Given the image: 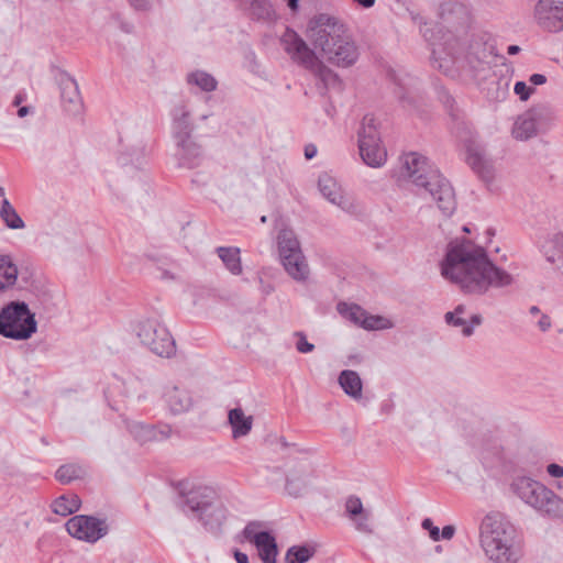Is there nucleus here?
Here are the masks:
<instances>
[{
	"label": "nucleus",
	"mask_w": 563,
	"mask_h": 563,
	"mask_svg": "<svg viewBox=\"0 0 563 563\" xmlns=\"http://www.w3.org/2000/svg\"><path fill=\"white\" fill-rule=\"evenodd\" d=\"M441 275L459 286L465 294L482 295L490 287L512 283L507 272L498 268L482 246L470 240L452 241L441 263Z\"/></svg>",
	"instance_id": "f257e3e1"
},
{
	"label": "nucleus",
	"mask_w": 563,
	"mask_h": 563,
	"mask_svg": "<svg viewBox=\"0 0 563 563\" xmlns=\"http://www.w3.org/2000/svg\"><path fill=\"white\" fill-rule=\"evenodd\" d=\"M308 36L314 48L331 64L347 67L357 59V48L347 29L335 18L319 15L310 26Z\"/></svg>",
	"instance_id": "f03ea898"
},
{
	"label": "nucleus",
	"mask_w": 563,
	"mask_h": 563,
	"mask_svg": "<svg viewBox=\"0 0 563 563\" xmlns=\"http://www.w3.org/2000/svg\"><path fill=\"white\" fill-rule=\"evenodd\" d=\"M479 541L487 558L496 563H517L522 556L515 527L499 512L483 518Z\"/></svg>",
	"instance_id": "7ed1b4c3"
},
{
	"label": "nucleus",
	"mask_w": 563,
	"mask_h": 563,
	"mask_svg": "<svg viewBox=\"0 0 563 563\" xmlns=\"http://www.w3.org/2000/svg\"><path fill=\"white\" fill-rule=\"evenodd\" d=\"M404 167L410 180L428 191L444 214L449 216L454 211L455 198L451 185L427 157L418 153H409L404 157Z\"/></svg>",
	"instance_id": "20e7f679"
},
{
	"label": "nucleus",
	"mask_w": 563,
	"mask_h": 563,
	"mask_svg": "<svg viewBox=\"0 0 563 563\" xmlns=\"http://www.w3.org/2000/svg\"><path fill=\"white\" fill-rule=\"evenodd\" d=\"M423 36L432 42L433 66L449 76L467 77L473 76L472 69L475 67L474 62H478L472 55L459 52L460 44L451 33H444L441 40L443 43H437L433 34L428 35L429 29H424Z\"/></svg>",
	"instance_id": "39448f33"
},
{
	"label": "nucleus",
	"mask_w": 563,
	"mask_h": 563,
	"mask_svg": "<svg viewBox=\"0 0 563 563\" xmlns=\"http://www.w3.org/2000/svg\"><path fill=\"white\" fill-rule=\"evenodd\" d=\"M282 44L294 63L309 70L325 87H333L339 82L336 74L319 59L316 53L295 31L287 30L282 37Z\"/></svg>",
	"instance_id": "423d86ee"
},
{
	"label": "nucleus",
	"mask_w": 563,
	"mask_h": 563,
	"mask_svg": "<svg viewBox=\"0 0 563 563\" xmlns=\"http://www.w3.org/2000/svg\"><path fill=\"white\" fill-rule=\"evenodd\" d=\"M511 487L519 498L534 509L551 517L563 518V499L543 484L522 476L516 478Z\"/></svg>",
	"instance_id": "0eeeda50"
},
{
	"label": "nucleus",
	"mask_w": 563,
	"mask_h": 563,
	"mask_svg": "<svg viewBox=\"0 0 563 563\" xmlns=\"http://www.w3.org/2000/svg\"><path fill=\"white\" fill-rule=\"evenodd\" d=\"M187 506L210 529L219 528L228 517V509L210 487L192 490L187 496Z\"/></svg>",
	"instance_id": "6e6552de"
},
{
	"label": "nucleus",
	"mask_w": 563,
	"mask_h": 563,
	"mask_svg": "<svg viewBox=\"0 0 563 563\" xmlns=\"http://www.w3.org/2000/svg\"><path fill=\"white\" fill-rule=\"evenodd\" d=\"M35 331L34 316L24 302H11L1 310L0 334L16 340H25Z\"/></svg>",
	"instance_id": "1a4fd4ad"
},
{
	"label": "nucleus",
	"mask_w": 563,
	"mask_h": 563,
	"mask_svg": "<svg viewBox=\"0 0 563 563\" xmlns=\"http://www.w3.org/2000/svg\"><path fill=\"white\" fill-rule=\"evenodd\" d=\"M358 150L363 162L371 167H380L387 159V151L380 140L378 123L373 115L363 118L358 131Z\"/></svg>",
	"instance_id": "9d476101"
},
{
	"label": "nucleus",
	"mask_w": 563,
	"mask_h": 563,
	"mask_svg": "<svg viewBox=\"0 0 563 563\" xmlns=\"http://www.w3.org/2000/svg\"><path fill=\"white\" fill-rule=\"evenodd\" d=\"M174 129L181 165L188 168L199 166L202 161L201 148L190 137L191 126L188 121V112L184 109L180 110L179 115H175Z\"/></svg>",
	"instance_id": "9b49d317"
},
{
	"label": "nucleus",
	"mask_w": 563,
	"mask_h": 563,
	"mask_svg": "<svg viewBox=\"0 0 563 563\" xmlns=\"http://www.w3.org/2000/svg\"><path fill=\"white\" fill-rule=\"evenodd\" d=\"M137 335L152 352L159 356H170L175 342L169 331L157 319H146L139 323Z\"/></svg>",
	"instance_id": "f8f14e48"
},
{
	"label": "nucleus",
	"mask_w": 563,
	"mask_h": 563,
	"mask_svg": "<svg viewBox=\"0 0 563 563\" xmlns=\"http://www.w3.org/2000/svg\"><path fill=\"white\" fill-rule=\"evenodd\" d=\"M66 530L78 540L93 543L107 534L108 527L103 520L80 515L66 522Z\"/></svg>",
	"instance_id": "ddd939ff"
},
{
	"label": "nucleus",
	"mask_w": 563,
	"mask_h": 563,
	"mask_svg": "<svg viewBox=\"0 0 563 563\" xmlns=\"http://www.w3.org/2000/svg\"><path fill=\"white\" fill-rule=\"evenodd\" d=\"M260 522H250L243 530L245 540L253 543L257 550L263 563H275L277 556V544L275 538L261 530Z\"/></svg>",
	"instance_id": "4468645a"
},
{
	"label": "nucleus",
	"mask_w": 563,
	"mask_h": 563,
	"mask_svg": "<svg viewBox=\"0 0 563 563\" xmlns=\"http://www.w3.org/2000/svg\"><path fill=\"white\" fill-rule=\"evenodd\" d=\"M319 188L321 194L333 205L351 213H355L358 210L360 206L355 199L345 195L333 177L327 174L320 176Z\"/></svg>",
	"instance_id": "2eb2a0df"
},
{
	"label": "nucleus",
	"mask_w": 563,
	"mask_h": 563,
	"mask_svg": "<svg viewBox=\"0 0 563 563\" xmlns=\"http://www.w3.org/2000/svg\"><path fill=\"white\" fill-rule=\"evenodd\" d=\"M537 24L544 31L559 32L563 30V8L552 7L549 0H539L534 7Z\"/></svg>",
	"instance_id": "dca6fc26"
},
{
	"label": "nucleus",
	"mask_w": 563,
	"mask_h": 563,
	"mask_svg": "<svg viewBox=\"0 0 563 563\" xmlns=\"http://www.w3.org/2000/svg\"><path fill=\"white\" fill-rule=\"evenodd\" d=\"M466 161L472 169L478 174L485 181H489L494 176L493 164L486 158L481 144L470 141L466 145Z\"/></svg>",
	"instance_id": "f3484780"
},
{
	"label": "nucleus",
	"mask_w": 563,
	"mask_h": 563,
	"mask_svg": "<svg viewBox=\"0 0 563 563\" xmlns=\"http://www.w3.org/2000/svg\"><path fill=\"white\" fill-rule=\"evenodd\" d=\"M346 316L367 330H380L390 327V322L386 318L368 316L365 310L355 305L347 308Z\"/></svg>",
	"instance_id": "a211bd4d"
},
{
	"label": "nucleus",
	"mask_w": 563,
	"mask_h": 563,
	"mask_svg": "<svg viewBox=\"0 0 563 563\" xmlns=\"http://www.w3.org/2000/svg\"><path fill=\"white\" fill-rule=\"evenodd\" d=\"M164 398L170 410L176 413L187 411L192 405L189 391L176 385L165 388Z\"/></svg>",
	"instance_id": "6ab92c4d"
},
{
	"label": "nucleus",
	"mask_w": 563,
	"mask_h": 563,
	"mask_svg": "<svg viewBox=\"0 0 563 563\" xmlns=\"http://www.w3.org/2000/svg\"><path fill=\"white\" fill-rule=\"evenodd\" d=\"M345 511L350 519L355 523L356 529L371 533L372 528L369 525V512L363 508L362 501L358 497L351 496L345 503Z\"/></svg>",
	"instance_id": "aec40b11"
},
{
	"label": "nucleus",
	"mask_w": 563,
	"mask_h": 563,
	"mask_svg": "<svg viewBox=\"0 0 563 563\" xmlns=\"http://www.w3.org/2000/svg\"><path fill=\"white\" fill-rule=\"evenodd\" d=\"M283 265L286 272L296 280H305L309 275V266L300 251L287 253L282 256Z\"/></svg>",
	"instance_id": "412c9836"
},
{
	"label": "nucleus",
	"mask_w": 563,
	"mask_h": 563,
	"mask_svg": "<svg viewBox=\"0 0 563 563\" xmlns=\"http://www.w3.org/2000/svg\"><path fill=\"white\" fill-rule=\"evenodd\" d=\"M229 424L232 428L234 439L247 435L253 426V417L245 415L242 408H234L228 415Z\"/></svg>",
	"instance_id": "4be33fe9"
},
{
	"label": "nucleus",
	"mask_w": 563,
	"mask_h": 563,
	"mask_svg": "<svg viewBox=\"0 0 563 563\" xmlns=\"http://www.w3.org/2000/svg\"><path fill=\"white\" fill-rule=\"evenodd\" d=\"M18 280V267L8 255H0V295L13 288Z\"/></svg>",
	"instance_id": "5701e85b"
},
{
	"label": "nucleus",
	"mask_w": 563,
	"mask_h": 563,
	"mask_svg": "<svg viewBox=\"0 0 563 563\" xmlns=\"http://www.w3.org/2000/svg\"><path fill=\"white\" fill-rule=\"evenodd\" d=\"M544 256L553 265L558 274L563 278V235H556L544 246Z\"/></svg>",
	"instance_id": "b1692460"
},
{
	"label": "nucleus",
	"mask_w": 563,
	"mask_h": 563,
	"mask_svg": "<svg viewBox=\"0 0 563 563\" xmlns=\"http://www.w3.org/2000/svg\"><path fill=\"white\" fill-rule=\"evenodd\" d=\"M80 498L73 493L64 494L57 497L51 505L53 512L59 516H69L76 512L80 507Z\"/></svg>",
	"instance_id": "393cba45"
},
{
	"label": "nucleus",
	"mask_w": 563,
	"mask_h": 563,
	"mask_svg": "<svg viewBox=\"0 0 563 563\" xmlns=\"http://www.w3.org/2000/svg\"><path fill=\"white\" fill-rule=\"evenodd\" d=\"M339 384L350 397L354 399L362 397V380L356 372L350 369L341 372Z\"/></svg>",
	"instance_id": "a878e982"
},
{
	"label": "nucleus",
	"mask_w": 563,
	"mask_h": 563,
	"mask_svg": "<svg viewBox=\"0 0 563 563\" xmlns=\"http://www.w3.org/2000/svg\"><path fill=\"white\" fill-rule=\"evenodd\" d=\"M130 432L140 443L162 440L165 434L157 431L154 427L141 422H134L130 426Z\"/></svg>",
	"instance_id": "bb28decb"
},
{
	"label": "nucleus",
	"mask_w": 563,
	"mask_h": 563,
	"mask_svg": "<svg viewBox=\"0 0 563 563\" xmlns=\"http://www.w3.org/2000/svg\"><path fill=\"white\" fill-rule=\"evenodd\" d=\"M537 132L536 120L530 115H522L517 119L512 129V135L517 140H528Z\"/></svg>",
	"instance_id": "cd10ccee"
},
{
	"label": "nucleus",
	"mask_w": 563,
	"mask_h": 563,
	"mask_svg": "<svg viewBox=\"0 0 563 563\" xmlns=\"http://www.w3.org/2000/svg\"><path fill=\"white\" fill-rule=\"evenodd\" d=\"M278 250L280 257L287 255V253H294L300 251V243L290 229H283L277 236Z\"/></svg>",
	"instance_id": "c85d7f7f"
},
{
	"label": "nucleus",
	"mask_w": 563,
	"mask_h": 563,
	"mask_svg": "<svg viewBox=\"0 0 563 563\" xmlns=\"http://www.w3.org/2000/svg\"><path fill=\"white\" fill-rule=\"evenodd\" d=\"M217 252L231 273L240 274L242 272L240 250L238 247H219Z\"/></svg>",
	"instance_id": "c756f323"
},
{
	"label": "nucleus",
	"mask_w": 563,
	"mask_h": 563,
	"mask_svg": "<svg viewBox=\"0 0 563 563\" xmlns=\"http://www.w3.org/2000/svg\"><path fill=\"white\" fill-rule=\"evenodd\" d=\"M0 218L10 229H23L24 222L8 199L2 200Z\"/></svg>",
	"instance_id": "7c9ffc66"
},
{
	"label": "nucleus",
	"mask_w": 563,
	"mask_h": 563,
	"mask_svg": "<svg viewBox=\"0 0 563 563\" xmlns=\"http://www.w3.org/2000/svg\"><path fill=\"white\" fill-rule=\"evenodd\" d=\"M86 470L78 464H65L56 471V479L62 484H68L74 479L84 477Z\"/></svg>",
	"instance_id": "2f4dec72"
},
{
	"label": "nucleus",
	"mask_w": 563,
	"mask_h": 563,
	"mask_svg": "<svg viewBox=\"0 0 563 563\" xmlns=\"http://www.w3.org/2000/svg\"><path fill=\"white\" fill-rule=\"evenodd\" d=\"M465 314V307L460 305L454 311L446 312L444 318L448 324L453 327H461L464 335L468 336L472 334V327L467 325L466 320L463 318Z\"/></svg>",
	"instance_id": "473e14b6"
},
{
	"label": "nucleus",
	"mask_w": 563,
	"mask_h": 563,
	"mask_svg": "<svg viewBox=\"0 0 563 563\" xmlns=\"http://www.w3.org/2000/svg\"><path fill=\"white\" fill-rule=\"evenodd\" d=\"M188 82L197 85L201 90L212 91L217 87L216 79L203 71H196L188 76Z\"/></svg>",
	"instance_id": "72a5a7b5"
},
{
	"label": "nucleus",
	"mask_w": 563,
	"mask_h": 563,
	"mask_svg": "<svg viewBox=\"0 0 563 563\" xmlns=\"http://www.w3.org/2000/svg\"><path fill=\"white\" fill-rule=\"evenodd\" d=\"M313 552L307 547H292L286 553L287 563H305L311 556Z\"/></svg>",
	"instance_id": "f704fd0d"
},
{
	"label": "nucleus",
	"mask_w": 563,
	"mask_h": 563,
	"mask_svg": "<svg viewBox=\"0 0 563 563\" xmlns=\"http://www.w3.org/2000/svg\"><path fill=\"white\" fill-rule=\"evenodd\" d=\"M62 98L70 103L79 101L77 85L74 80L67 79L62 84Z\"/></svg>",
	"instance_id": "c9c22d12"
},
{
	"label": "nucleus",
	"mask_w": 563,
	"mask_h": 563,
	"mask_svg": "<svg viewBox=\"0 0 563 563\" xmlns=\"http://www.w3.org/2000/svg\"><path fill=\"white\" fill-rule=\"evenodd\" d=\"M305 487L306 481L303 478H297L292 474L287 477L286 488L290 495L299 496Z\"/></svg>",
	"instance_id": "e433bc0d"
},
{
	"label": "nucleus",
	"mask_w": 563,
	"mask_h": 563,
	"mask_svg": "<svg viewBox=\"0 0 563 563\" xmlns=\"http://www.w3.org/2000/svg\"><path fill=\"white\" fill-rule=\"evenodd\" d=\"M295 338L297 339L296 349L298 352L309 353L313 351L314 345L307 341L306 335L302 332H296Z\"/></svg>",
	"instance_id": "4c0bfd02"
},
{
	"label": "nucleus",
	"mask_w": 563,
	"mask_h": 563,
	"mask_svg": "<svg viewBox=\"0 0 563 563\" xmlns=\"http://www.w3.org/2000/svg\"><path fill=\"white\" fill-rule=\"evenodd\" d=\"M514 90L520 99L525 101L529 99L530 95L534 91V88L528 87L523 81H518L516 82Z\"/></svg>",
	"instance_id": "58836bf2"
},
{
	"label": "nucleus",
	"mask_w": 563,
	"mask_h": 563,
	"mask_svg": "<svg viewBox=\"0 0 563 563\" xmlns=\"http://www.w3.org/2000/svg\"><path fill=\"white\" fill-rule=\"evenodd\" d=\"M422 528L429 531V536L433 541L440 540V530L438 527L433 526L431 519L427 518L422 521Z\"/></svg>",
	"instance_id": "ea45409f"
},
{
	"label": "nucleus",
	"mask_w": 563,
	"mask_h": 563,
	"mask_svg": "<svg viewBox=\"0 0 563 563\" xmlns=\"http://www.w3.org/2000/svg\"><path fill=\"white\" fill-rule=\"evenodd\" d=\"M551 319L548 314H541L540 319L538 320V327L541 331H548L551 328Z\"/></svg>",
	"instance_id": "a19ab883"
},
{
	"label": "nucleus",
	"mask_w": 563,
	"mask_h": 563,
	"mask_svg": "<svg viewBox=\"0 0 563 563\" xmlns=\"http://www.w3.org/2000/svg\"><path fill=\"white\" fill-rule=\"evenodd\" d=\"M548 473L553 477H562L563 476V467L559 464H550L548 466Z\"/></svg>",
	"instance_id": "79ce46f5"
},
{
	"label": "nucleus",
	"mask_w": 563,
	"mask_h": 563,
	"mask_svg": "<svg viewBox=\"0 0 563 563\" xmlns=\"http://www.w3.org/2000/svg\"><path fill=\"white\" fill-rule=\"evenodd\" d=\"M130 3L136 9V10H145L150 5L151 0H129Z\"/></svg>",
	"instance_id": "37998d69"
},
{
	"label": "nucleus",
	"mask_w": 563,
	"mask_h": 563,
	"mask_svg": "<svg viewBox=\"0 0 563 563\" xmlns=\"http://www.w3.org/2000/svg\"><path fill=\"white\" fill-rule=\"evenodd\" d=\"M454 532L455 528L453 526H445L441 531L440 538L450 540L454 536Z\"/></svg>",
	"instance_id": "c03bdc74"
},
{
	"label": "nucleus",
	"mask_w": 563,
	"mask_h": 563,
	"mask_svg": "<svg viewBox=\"0 0 563 563\" xmlns=\"http://www.w3.org/2000/svg\"><path fill=\"white\" fill-rule=\"evenodd\" d=\"M529 81L532 85H543L547 81V78L544 75L533 74L532 76H530Z\"/></svg>",
	"instance_id": "a18cd8bd"
},
{
	"label": "nucleus",
	"mask_w": 563,
	"mask_h": 563,
	"mask_svg": "<svg viewBox=\"0 0 563 563\" xmlns=\"http://www.w3.org/2000/svg\"><path fill=\"white\" fill-rule=\"evenodd\" d=\"M234 558L238 563H249V558L245 553H242L238 550L234 551Z\"/></svg>",
	"instance_id": "49530a36"
},
{
	"label": "nucleus",
	"mask_w": 563,
	"mask_h": 563,
	"mask_svg": "<svg viewBox=\"0 0 563 563\" xmlns=\"http://www.w3.org/2000/svg\"><path fill=\"white\" fill-rule=\"evenodd\" d=\"M317 153V150L313 145H307L305 148V156L307 159H311Z\"/></svg>",
	"instance_id": "de8ad7c7"
},
{
	"label": "nucleus",
	"mask_w": 563,
	"mask_h": 563,
	"mask_svg": "<svg viewBox=\"0 0 563 563\" xmlns=\"http://www.w3.org/2000/svg\"><path fill=\"white\" fill-rule=\"evenodd\" d=\"M354 1L364 8H371L375 3V0H354Z\"/></svg>",
	"instance_id": "09e8293b"
},
{
	"label": "nucleus",
	"mask_w": 563,
	"mask_h": 563,
	"mask_svg": "<svg viewBox=\"0 0 563 563\" xmlns=\"http://www.w3.org/2000/svg\"><path fill=\"white\" fill-rule=\"evenodd\" d=\"M519 49H520L519 46L510 45V46H508L507 52H508V54L514 55V54H517L519 52Z\"/></svg>",
	"instance_id": "8fccbe9b"
},
{
	"label": "nucleus",
	"mask_w": 563,
	"mask_h": 563,
	"mask_svg": "<svg viewBox=\"0 0 563 563\" xmlns=\"http://www.w3.org/2000/svg\"><path fill=\"white\" fill-rule=\"evenodd\" d=\"M482 319L478 314H474L471 318V322L473 325H478L481 323Z\"/></svg>",
	"instance_id": "3c124183"
},
{
	"label": "nucleus",
	"mask_w": 563,
	"mask_h": 563,
	"mask_svg": "<svg viewBox=\"0 0 563 563\" xmlns=\"http://www.w3.org/2000/svg\"><path fill=\"white\" fill-rule=\"evenodd\" d=\"M27 111H29V109L26 107H22L19 109L18 115L22 118V117L26 115Z\"/></svg>",
	"instance_id": "603ef678"
},
{
	"label": "nucleus",
	"mask_w": 563,
	"mask_h": 563,
	"mask_svg": "<svg viewBox=\"0 0 563 563\" xmlns=\"http://www.w3.org/2000/svg\"><path fill=\"white\" fill-rule=\"evenodd\" d=\"M530 313H531L532 316H537V314H539V313H540V310H539V308H538L537 306H532V307L530 308Z\"/></svg>",
	"instance_id": "864d4df0"
},
{
	"label": "nucleus",
	"mask_w": 563,
	"mask_h": 563,
	"mask_svg": "<svg viewBox=\"0 0 563 563\" xmlns=\"http://www.w3.org/2000/svg\"><path fill=\"white\" fill-rule=\"evenodd\" d=\"M22 102V98L20 96H18L14 100V104L15 106H19L20 103Z\"/></svg>",
	"instance_id": "5fc2aeb1"
},
{
	"label": "nucleus",
	"mask_w": 563,
	"mask_h": 563,
	"mask_svg": "<svg viewBox=\"0 0 563 563\" xmlns=\"http://www.w3.org/2000/svg\"><path fill=\"white\" fill-rule=\"evenodd\" d=\"M3 196H4V188L0 187V197H3Z\"/></svg>",
	"instance_id": "6e6d98bb"
},
{
	"label": "nucleus",
	"mask_w": 563,
	"mask_h": 563,
	"mask_svg": "<svg viewBox=\"0 0 563 563\" xmlns=\"http://www.w3.org/2000/svg\"><path fill=\"white\" fill-rule=\"evenodd\" d=\"M261 221H262V222H265V221H266V217H265V216H263V217L261 218Z\"/></svg>",
	"instance_id": "4d7b16f0"
}]
</instances>
